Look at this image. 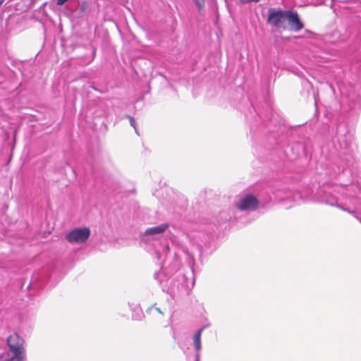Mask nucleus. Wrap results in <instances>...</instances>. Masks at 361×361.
Listing matches in <instances>:
<instances>
[{"instance_id": "1", "label": "nucleus", "mask_w": 361, "mask_h": 361, "mask_svg": "<svg viewBox=\"0 0 361 361\" xmlns=\"http://www.w3.org/2000/svg\"><path fill=\"white\" fill-rule=\"evenodd\" d=\"M358 190V185L352 181L345 184L329 183L318 188L314 195V199L319 203L350 212L346 204L355 203Z\"/></svg>"}, {"instance_id": "2", "label": "nucleus", "mask_w": 361, "mask_h": 361, "mask_svg": "<svg viewBox=\"0 0 361 361\" xmlns=\"http://www.w3.org/2000/svg\"><path fill=\"white\" fill-rule=\"evenodd\" d=\"M333 144L335 150L339 157L346 156V158L341 157L342 159H345L349 162V158H352L351 143L352 135L347 131L344 125H338L336 136L333 138ZM348 163L345 164L348 166Z\"/></svg>"}, {"instance_id": "3", "label": "nucleus", "mask_w": 361, "mask_h": 361, "mask_svg": "<svg viewBox=\"0 0 361 361\" xmlns=\"http://www.w3.org/2000/svg\"><path fill=\"white\" fill-rule=\"evenodd\" d=\"M24 340L18 334H13L7 338L8 349L0 355V361H25Z\"/></svg>"}, {"instance_id": "4", "label": "nucleus", "mask_w": 361, "mask_h": 361, "mask_svg": "<svg viewBox=\"0 0 361 361\" xmlns=\"http://www.w3.org/2000/svg\"><path fill=\"white\" fill-rule=\"evenodd\" d=\"M288 10L271 8L268 10L267 22L269 25L278 29L286 30V16Z\"/></svg>"}, {"instance_id": "5", "label": "nucleus", "mask_w": 361, "mask_h": 361, "mask_svg": "<svg viewBox=\"0 0 361 361\" xmlns=\"http://www.w3.org/2000/svg\"><path fill=\"white\" fill-rule=\"evenodd\" d=\"M90 235V230L87 227L75 228L66 234V240L71 244L85 243Z\"/></svg>"}, {"instance_id": "6", "label": "nucleus", "mask_w": 361, "mask_h": 361, "mask_svg": "<svg viewBox=\"0 0 361 361\" xmlns=\"http://www.w3.org/2000/svg\"><path fill=\"white\" fill-rule=\"evenodd\" d=\"M259 204L257 197L250 193H247L240 197L235 206L240 211L254 212L258 209Z\"/></svg>"}, {"instance_id": "7", "label": "nucleus", "mask_w": 361, "mask_h": 361, "mask_svg": "<svg viewBox=\"0 0 361 361\" xmlns=\"http://www.w3.org/2000/svg\"><path fill=\"white\" fill-rule=\"evenodd\" d=\"M168 228L169 224L167 223L148 228L145 230L144 233L141 235V241L145 243H149L151 241L156 242L159 240L160 235H162Z\"/></svg>"}, {"instance_id": "8", "label": "nucleus", "mask_w": 361, "mask_h": 361, "mask_svg": "<svg viewBox=\"0 0 361 361\" xmlns=\"http://www.w3.org/2000/svg\"><path fill=\"white\" fill-rule=\"evenodd\" d=\"M286 16V30L298 32L304 27V23L301 20L298 13L293 10H288Z\"/></svg>"}, {"instance_id": "9", "label": "nucleus", "mask_w": 361, "mask_h": 361, "mask_svg": "<svg viewBox=\"0 0 361 361\" xmlns=\"http://www.w3.org/2000/svg\"><path fill=\"white\" fill-rule=\"evenodd\" d=\"M349 110L353 114H357L361 110V97L355 93H349L347 95Z\"/></svg>"}, {"instance_id": "10", "label": "nucleus", "mask_w": 361, "mask_h": 361, "mask_svg": "<svg viewBox=\"0 0 361 361\" xmlns=\"http://www.w3.org/2000/svg\"><path fill=\"white\" fill-rule=\"evenodd\" d=\"M154 246V253L156 257L159 261H165L169 255V243L166 242L165 243H159L158 245L153 244Z\"/></svg>"}, {"instance_id": "11", "label": "nucleus", "mask_w": 361, "mask_h": 361, "mask_svg": "<svg viewBox=\"0 0 361 361\" xmlns=\"http://www.w3.org/2000/svg\"><path fill=\"white\" fill-rule=\"evenodd\" d=\"M303 149V147L300 143L294 144L293 145H287L283 149L285 157L293 161L300 154L301 150Z\"/></svg>"}, {"instance_id": "12", "label": "nucleus", "mask_w": 361, "mask_h": 361, "mask_svg": "<svg viewBox=\"0 0 361 361\" xmlns=\"http://www.w3.org/2000/svg\"><path fill=\"white\" fill-rule=\"evenodd\" d=\"M206 328L205 326H202L200 329H198L195 334L193 335L192 340L195 346V349L196 350L195 353V361H200V350L202 348L201 343V336L204 329Z\"/></svg>"}, {"instance_id": "13", "label": "nucleus", "mask_w": 361, "mask_h": 361, "mask_svg": "<svg viewBox=\"0 0 361 361\" xmlns=\"http://www.w3.org/2000/svg\"><path fill=\"white\" fill-rule=\"evenodd\" d=\"M146 313L158 321L161 320L164 316V311L160 307H158L156 304L148 307L146 310Z\"/></svg>"}, {"instance_id": "14", "label": "nucleus", "mask_w": 361, "mask_h": 361, "mask_svg": "<svg viewBox=\"0 0 361 361\" xmlns=\"http://www.w3.org/2000/svg\"><path fill=\"white\" fill-rule=\"evenodd\" d=\"M91 11L90 4L88 1H83L80 6V12L81 16H85Z\"/></svg>"}, {"instance_id": "15", "label": "nucleus", "mask_w": 361, "mask_h": 361, "mask_svg": "<svg viewBox=\"0 0 361 361\" xmlns=\"http://www.w3.org/2000/svg\"><path fill=\"white\" fill-rule=\"evenodd\" d=\"M134 313L132 315L133 319L140 320L143 317V313L140 307H137L133 310Z\"/></svg>"}, {"instance_id": "16", "label": "nucleus", "mask_w": 361, "mask_h": 361, "mask_svg": "<svg viewBox=\"0 0 361 361\" xmlns=\"http://www.w3.org/2000/svg\"><path fill=\"white\" fill-rule=\"evenodd\" d=\"M166 276L164 274V271H160L159 272H156L154 274V278L159 282L161 285L164 282V278H166Z\"/></svg>"}, {"instance_id": "17", "label": "nucleus", "mask_w": 361, "mask_h": 361, "mask_svg": "<svg viewBox=\"0 0 361 361\" xmlns=\"http://www.w3.org/2000/svg\"><path fill=\"white\" fill-rule=\"evenodd\" d=\"M126 118L129 119L130 126L135 129V131L137 134H138L137 130V124L135 118L129 115L126 116Z\"/></svg>"}, {"instance_id": "18", "label": "nucleus", "mask_w": 361, "mask_h": 361, "mask_svg": "<svg viewBox=\"0 0 361 361\" xmlns=\"http://www.w3.org/2000/svg\"><path fill=\"white\" fill-rule=\"evenodd\" d=\"M192 1L198 7L199 10L204 7L205 0H192Z\"/></svg>"}, {"instance_id": "19", "label": "nucleus", "mask_w": 361, "mask_h": 361, "mask_svg": "<svg viewBox=\"0 0 361 361\" xmlns=\"http://www.w3.org/2000/svg\"><path fill=\"white\" fill-rule=\"evenodd\" d=\"M349 211H350V212H348L349 214H352L360 222L361 221V217L359 216L358 215H357V214L355 211L351 210L350 208H349Z\"/></svg>"}, {"instance_id": "20", "label": "nucleus", "mask_w": 361, "mask_h": 361, "mask_svg": "<svg viewBox=\"0 0 361 361\" xmlns=\"http://www.w3.org/2000/svg\"><path fill=\"white\" fill-rule=\"evenodd\" d=\"M173 257H174V268L172 269L173 271H174L176 267L178 266V259L176 258V253L174 252L173 254Z\"/></svg>"}, {"instance_id": "21", "label": "nucleus", "mask_w": 361, "mask_h": 361, "mask_svg": "<svg viewBox=\"0 0 361 361\" xmlns=\"http://www.w3.org/2000/svg\"><path fill=\"white\" fill-rule=\"evenodd\" d=\"M240 3L242 4H248L250 2H258V0H239Z\"/></svg>"}, {"instance_id": "22", "label": "nucleus", "mask_w": 361, "mask_h": 361, "mask_svg": "<svg viewBox=\"0 0 361 361\" xmlns=\"http://www.w3.org/2000/svg\"><path fill=\"white\" fill-rule=\"evenodd\" d=\"M341 171L342 172H344L345 171V169H344V166H342V169L340 168V167H338V171H335L334 174H332L333 176H337L338 173H341Z\"/></svg>"}, {"instance_id": "23", "label": "nucleus", "mask_w": 361, "mask_h": 361, "mask_svg": "<svg viewBox=\"0 0 361 361\" xmlns=\"http://www.w3.org/2000/svg\"><path fill=\"white\" fill-rule=\"evenodd\" d=\"M68 1V0H57L56 1V4L58 6H62V5H63Z\"/></svg>"}, {"instance_id": "24", "label": "nucleus", "mask_w": 361, "mask_h": 361, "mask_svg": "<svg viewBox=\"0 0 361 361\" xmlns=\"http://www.w3.org/2000/svg\"><path fill=\"white\" fill-rule=\"evenodd\" d=\"M193 262H194V258L192 257V259L188 262V263H189L190 266L191 267V269H192V264H193Z\"/></svg>"}, {"instance_id": "25", "label": "nucleus", "mask_w": 361, "mask_h": 361, "mask_svg": "<svg viewBox=\"0 0 361 361\" xmlns=\"http://www.w3.org/2000/svg\"><path fill=\"white\" fill-rule=\"evenodd\" d=\"M37 275H34L32 277V282H34L35 280L37 279Z\"/></svg>"}, {"instance_id": "26", "label": "nucleus", "mask_w": 361, "mask_h": 361, "mask_svg": "<svg viewBox=\"0 0 361 361\" xmlns=\"http://www.w3.org/2000/svg\"><path fill=\"white\" fill-rule=\"evenodd\" d=\"M4 2V0H0V6H1V4H3Z\"/></svg>"}, {"instance_id": "27", "label": "nucleus", "mask_w": 361, "mask_h": 361, "mask_svg": "<svg viewBox=\"0 0 361 361\" xmlns=\"http://www.w3.org/2000/svg\"><path fill=\"white\" fill-rule=\"evenodd\" d=\"M260 0H258V2Z\"/></svg>"}, {"instance_id": "28", "label": "nucleus", "mask_w": 361, "mask_h": 361, "mask_svg": "<svg viewBox=\"0 0 361 361\" xmlns=\"http://www.w3.org/2000/svg\"><path fill=\"white\" fill-rule=\"evenodd\" d=\"M360 223H361V221H360Z\"/></svg>"}]
</instances>
